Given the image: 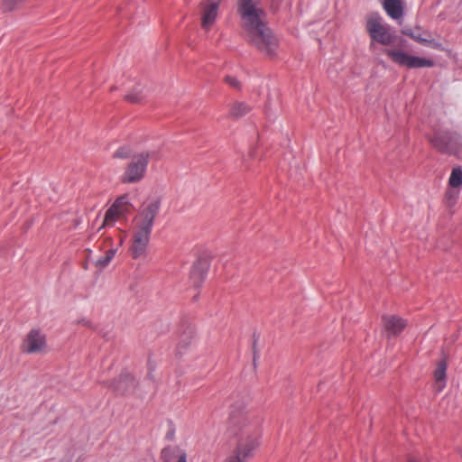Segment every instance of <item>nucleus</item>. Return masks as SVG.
<instances>
[{
  "mask_svg": "<svg viewBox=\"0 0 462 462\" xmlns=\"http://www.w3.org/2000/svg\"><path fill=\"white\" fill-rule=\"evenodd\" d=\"M238 13L246 42L265 57H275L279 40L264 22L265 12L256 6L254 0H238Z\"/></svg>",
  "mask_w": 462,
  "mask_h": 462,
  "instance_id": "obj_1",
  "label": "nucleus"
},
{
  "mask_svg": "<svg viewBox=\"0 0 462 462\" xmlns=\"http://www.w3.org/2000/svg\"><path fill=\"white\" fill-rule=\"evenodd\" d=\"M247 399L244 396L241 403L231 404L228 429L235 435L240 434V438L236 448L223 462H246L259 447L260 434L255 427L250 425L247 411H245Z\"/></svg>",
  "mask_w": 462,
  "mask_h": 462,
  "instance_id": "obj_2",
  "label": "nucleus"
},
{
  "mask_svg": "<svg viewBox=\"0 0 462 462\" xmlns=\"http://www.w3.org/2000/svg\"><path fill=\"white\" fill-rule=\"evenodd\" d=\"M426 138L431 147L442 154L457 155L462 152V135L443 126L432 128Z\"/></svg>",
  "mask_w": 462,
  "mask_h": 462,
  "instance_id": "obj_3",
  "label": "nucleus"
},
{
  "mask_svg": "<svg viewBox=\"0 0 462 462\" xmlns=\"http://www.w3.org/2000/svg\"><path fill=\"white\" fill-rule=\"evenodd\" d=\"M161 204L158 198L144 201L133 219V231L151 235Z\"/></svg>",
  "mask_w": 462,
  "mask_h": 462,
  "instance_id": "obj_4",
  "label": "nucleus"
},
{
  "mask_svg": "<svg viewBox=\"0 0 462 462\" xmlns=\"http://www.w3.org/2000/svg\"><path fill=\"white\" fill-rule=\"evenodd\" d=\"M156 155V152H142L134 154L122 176V182L136 183L143 180L147 169L149 159L151 157H155Z\"/></svg>",
  "mask_w": 462,
  "mask_h": 462,
  "instance_id": "obj_5",
  "label": "nucleus"
},
{
  "mask_svg": "<svg viewBox=\"0 0 462 462\" xmlns=\"http://www.w3.org/2000/svg\"><path fill=\"white\" fill-rule=\"evenodd\" d=\"M365 29L371 39L378 43L390 45L393 42L389 25L383 23V18L378 13L367 15Z\"/></svg>",
  "mask_w": 462,
  "mask_h": 462,
  "instance_id": "obj_6",
  "label": "nucleus"
},
{
  "mask_svg": "<svg viewBox=\"0 0 462 462\" xmlns=\"http://www.w3.org/2000/svg\"><path fill=\"white\" fill-rule=\"evenodd\" d=\"M383 53L387 55L393 63L407 69L430 68L434 66L432 60L412 56L402 50L385 49Z\"/></svg>",
  "mask_w": 462,
  "mask_h": 462,
  "instance_id": "obj_7",
  "label": "nucleus"
},
{
  "mask_svg": "<svg viewBox=\"0 0 462 462\" xmlns=\"http://www.w3.org/2000/svg\"><path fill=\"white\" fill-rule=\"evenodd\" d=\"M47 348L46 335L40 328H32L21 345V350L26 354H40Z\"/></svg>",
  "mask_w": 462,
  "mask_h": 462,
  "instance_id": "obj_8",
  "label": "nucleus"
},
{
  "mask_svg": "<svg viewBox=\"0 0 462 462\" xmlns=\"http://www.w3.org/2000/svg\"><path fill=\"white\" fill-rule=\"evenodd\" d=\"M402 33L410 37L414 42L421 45L431 47L433 49L439 51L444 50L440 42H436L434 39H432L429 32H422L421 27L420 26H416L414 28L405 27L402 30Z\"/></svg>",
  "mask_w": 462,
  "mask_h": 462,
  "instance_id": "obj_9",
  "label": "nucleus"
},
{
  "mask_svg": "<svg viewBox=\"0 0 462 462\" xmlns=\"http://www.w3.org/2000/svg\"><path fill=\"white\" fill-rule=\"evenodd\" d=\"M127 195L121 196L113 203V205L106 210L103 221L104 225H112L115 220L121 215L127 212L126 206L128 205Z\"/></svg>",
  "mask_w": 462,
  "mask_h": 462,
  "instance_id": "obj_10",
  "label": "nucleus"
},
{
  "mask_svg": "<svg viewBox=\"0 0 462 462\" xmlns=\"http://www.w3.org/2000/svg\"><path fill=\"white\" fill-rule=\"evenodd\" d=\"M209 262L206 258L198 259L192 265L189 279L195 287H199L207 277Z\"/></svg>",
  "mask_w": 462,
  "mask_h": 462,
  "instance_id": "obj_11",
  "label": "nucleus"
},
{
  "mask_svg": "<svg viewBox=\"0 0 462 462\" xmlns=\"http://www.w3.org/2000/svg\"><path fill=\"white\" fill-rule=\"evenodd\" d=\"M151 235L133 231L132 245L130 248L131 256L138 259L145 255Z\"/></svg>",
  "mask_w": 462,
  "mask_h": 462,
  "instance_id": "obj_12",
  "label": "nucleus"
},
{
  "mask_svg": "<svg viewBox=\"0 0 462 462\" xmlns=\"http://www.w3.org/2000/svg\"><path fill=\"white\" fill-rule=\"evenodd\" d=\"M187 452L178 445L163 448L160 454L162 462H187Z\"/></svg>",
  "mask_w": 462,
  "mask_h": 462,
  "instance_id": "obj_13",
  "label": "nucleus"
},
{
  "mask_svg": "<svg viewBox=\"0 0 462 462\" xmlns=\"http://www.w3.org/2000/svg\"><path fill=\"white\" fill-rule=\"evenodd\" d=\"M134 378L132 374L125 373L121 374L117 379L112 381L108 387L116 394H125L134 387Z\"/></svg>",
  "mask_w": 462,
  "mask_h": 462,
  "instance_id": "obj_14",
  "label": "nucleus"
},
{
  "mask_svg": "<svg viewBox=\"0 0 462 462\" xmlns=\"http://www.w3.org/2000/svg\"><path fill=\"white\" fill-rule=\"evenodd\" d=\"M219 6V0H208L203 8L201 17V26L206 31H208L214 24L217 16V10Z\"/></svg>",
  "mask_w": 462,
  "mask_h": 462,
  "instance_id": "obj_15",
  "label": "nucleus"
},
{
  "mask_svg": "<svg viewBox=\"0 0 462 462\" xmlns=\"http://www.w3.org/2000/svg\"><path fill=\"white\" fill-rule=\"evenodd\" d=\"M383 322L389 336H398L407 326V321L396 315L383 316Z\"/></svg>",
  "mask_w": 462,
  "mask_h": 462,
  "instance_id": "obj_16",
  "label": "nucleus"
},
{
  "mask_svg": "<svg viewBox=\"0 0 462 462\" xmlns=\"http://www.w3.org/2000/svg\"><path fill=\"white\" fill-rule=\"evenodd\" d=\"M194 328L190 325L182 328L180 333L179 343L177 346V354L182 355L184 351L191 345L194 337Z\"/></svg>",
  "mask_w": 462,
  "mask_h": 462,
  "instance_id": "obj_17",
  "label": "nucleus"
},
{
  "mask_svg": "<svg viewBox=\"0 0 462 462\" xmlns=\"http://www.w3.org/2000/svg\"><path fill=\"white\" fill-rule=\"evenodd\" d=\"M386 14L393 19H400L403 15L402 0H384L383 4Z\"/></svg>",
  "mask_w": 462,
  "mask_h": 462,
  "instance_id": "obj_18",
  "label": "nucleus"
},
{
  "mask_svg": "<svg viewBox=\"0 0 462 462\" xmlns=\"http://www.w3.org/2000/svg\"><path fill=\"white\" fill-rule=\"evenodd\" d=\"M448 364L446 359L440 360L438 365L437 368L434 371V378L439 383V390H442L445 386V379H446V371H447Z\"/></svg>",
  "mask_w": 462,
  "mask_h": 462,
  "instance_id": "obj_19",
  "label": "nucleus"
},
{
  "mask_svg": "<svg viewBox=\"0 0 462 462\" xmlns=\"http://www.w3.org/2000/svg\"><path fill=\"white\" fill-rule=\"evenodd\" d=\"M250 109H251L250 106H247L245 103H243V102L236 103V104H234V106H232V108L230 110V115L233 117L239 118V117L245 116L247 113H249Z\"/></svg>",
  "mask_w": 462,
  "mask_h": 462,
  "instance_id": "obj_20",
  "label": "nucleus"
},
{
  "mask_svg": "<svg viewBox=\"0 0 462 462\" xmlns=\"http://www.w3.org/2000/svg\"><path fill=\"white\" fill-rule=\"evenodd\" d=\"M448 184L452 188H458L462 185V169L461 167H456L453 168L449 180Z\"/></svg>",
  "mask_w": 462,
  "mask_h": 462,
  "instance_id": "obj_21",
  "label": "nucleus"
},
{
  "mask_svg": "<svg viewBox=\"0 0 462 462\" xmlns=\"http://www.w3.org/2000/svg\"><path fill=\"white\" fill-rule=\"evenodd\" d=\"M116 253V248L108 249L106 252L105 256L99 258L96 262V266L100 268V269H103V268L106 267L110 263L112 259L115 257Z\"/></svg>",
  "mask_w": 462,
  "mask_h": 462,
  "instance_id": "obj_22",
  "label": "nucleus"
},
{
  "mask_svg": "<svg viewBox=\"0 0 462 462\" xmlns=\"http://www.w3.org/2000/svg\"><path fill=\"white\" fill-rule=\"evenodd\" d=\"M125 100L130 103H139L143 100V95L140 86L134 88L131 92L125 95Z\"/></svg>",
  "mask_w": 462,
  "mask_h": 462,
  "instance_id": "obj_23",
  "label": "nucleus"
},
{
  "mask_svg": "<svg viewBox=\"0 0 462 462\" xmlns=\"http://www.w3.org/2000/svg\"><path fill=\"white\" fill-rule=\"evenodd\" d=\"M26 0H3L2 7L5 12H11L18 8Z\"/></svg>",
  "mask_w": 462,
  "mask_h": 462,
  "instance_id": "obj_24",
  "label": "nucleus"
},
{
  "mask_svg": "<svg viewBox=\"0 0 462 462\" xmlns=\"http://www.w3.org/2000/svg\"><path fill=\"white\" fill-rule=\"evenodd\" d=\"M131 153H132V150L130 149V147L123 146V147L118 148L115 152L113 157L118 158V159H126V158L130 157Z\"/></svg>",
  "mask_w": 462,
  "mask_h": 462,
  "instance_id": "obj_25",
  "label": "nucleus"
},
{
  "mask_svg": "<svg viewBox=\"0 0 462 462\" xmlns=\"http://www.w3.org/2000/svg\"><path fill=\"white\" fill-rule=\"evenodd\" d=\"M225 81L234 88L239 89L241 88L240 82L235 77L226 76Z\"/></svg>",
  "mask_w": 462,
  "mask_h": 462,
  "instance_id": "obj_26",
  "label": "nucleus"
},
{
  "mask_svg": "<svg viewBox=\"0 0 462 462\" xmlns=\"http://www.w3.org/2000/svg\"><path fill=\"white\" fill-rule=\"evenodd\" d=\"M257 340H258V337H256V335H255V334H254V343H253L254 364H255V361H256V355H257V350H256V347H257Z\"/></svg>",
  "mask_w": 462,
  "mask_h": 462,
  "instance_id": "obj_27",
  "label": "nucleus"
},
{
  "mask_svg": "<svg viewBox=\"0 0 462 462\" xmlns=\"http://www.w3.org/2000/svg\"><path fill=\"white\" fill-rule=\"evenodd\" d=\"M272 1V8L276 9L280 5L282 0H271Z\"/></svg>",
  "mask_w": 462,
  "mask_h": 462,
  "instance_id": "obj_28",
  "label": "nucleus"
},
{
  "mask_svg": "<svg viewBox=\"0 0 462 462\" xmlns=\"http://www.w3.org/2000/svg\"><path fill=\"white\" fill-rule=\"evenodd\" d=\"M106 226V225H104V226ZM102 227H103V225L101 226V227H98V230H101V228H102Z\"/></svg>",
  "mask_w": 462,
  "mask_h": 462,
  "instance_id": "obj_29",
  "label": "nucleus"
}]
</instances>
